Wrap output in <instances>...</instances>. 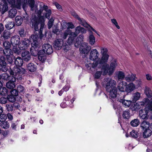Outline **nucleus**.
I'll return each mask as SVG.
<instances>
[{"label": "nucleus", "instance_id": "obj_1", "mask_svg": "<svg viewBox=\"0 0 152 152\" xmlns=\"http://www.w3.org/2000/svg\"><path fill=\"white\" fill-rule=\"evenodd\" d=\"M39 4L40 7L39 10V24H40L39 34L40 35V39H42L44 36L42 32L45 27V18L50 19L52 11L50 9H48V6L44 4L43 3L39 2Z\"/></svg>", "mask_w": 152, "mask_h": 152}, {"label": "nucleus", "instance_id": "obj_2", "mask_svg": "<svg viewBox=\"0 0 152 152\" xmlns=\"http://www.w3.org/2000/svg\"><path fill=\"white\" fill-rule=\"evenodd\" d=\"M7 1L11 7L18 10H20L22 7L25 10L29 6L31 10L35 11L37 14V5L35 4L34 0H7Z\"/></svg>", "mask_w": 152, "mask_h": 152}, {"label": "nucleus", "instance_id": "obj_3", "mask_svg": "<svg viewBox=\"0 0 152 152\" xmlns=\"http://www.w3.org/2000/svg\"><path fill=\"white\" fill-rule=\"evenodd\" d=\"M10 76H8L6 74L4 75V76H7L8 79H10V81L6 83L7 87L10 89L15 88V82L16 79L18 80H21V76L22 75L25 73L26 70L23 68L16 67L12 70L10 69L8 71Z\"/></svg>", "mask_w": 152, "mask_h": 152}, {"label": "nucleus", "instance_id": "obj_4", "mask_svg": "<svg viewBox=\"0 0 152 152\" xmlns=\"http://www.w3.org/2000/svg\"><path fill=\"white\" fill-rule=\"evenodd\" d=\"M42 50L39 51V60L42 63L45 62L46 58L45 54H51L53 52L52 46L48 43H46L42 46Z\"/></svg>", "mask_w": 152, "mask_h": 152}, {"label": "nucleus", "instance_id": "obj_5", "mask_svg": "<svg viewBox=\"0 0 152 152\" xmlns=\"http://www.w3.org/2000/svg\"><path fill=\"white\" fill-rule=\"evenodd\" d=\"M30 41L31 44V52L34 56L38 55V35L37 33L32 35L30 38Z\"/></svg>", "mask_w": 152, "mask_h": 152}, {"label": "nucleus", "instance_id": "obj_6", "mask_svg": "<svg viewBox=\"0 0 152 152\" xmlns=\"http://www.w3.org/2000/svg\"><path fill=\"white\" fill-rule=\"evenodd\" d=\"M101 65L102 66V70L104 71V73H103V75H106L108 72H109V75H110L113 72L117 64L116 61L114 60L111 62L110 67L109 65L107 63L101 64Z\"/></svg>", "mask_w": 152, "mask_h": 152}, {"label": "nucleus", "instance_id": "obj_7", "mask_svg": "<svg viewBox=\"0 0 152 152\" xmlns=\"http://www.w3.org/2000/svg\"><path fill=\"white\" fill-rule=\"evenodd\" d=\"M102 85L105 87L106 91H109L110 89L116 88V82L110 78H104L102 82Z\"/></svg>", "mask_w": 152, "mask_h": 152}, {"label": "nucleus", "instance_id": "obj_8", "mask_svg": "<svg viewBox=\"0 0 152 152\" xmlns=\"http://www.w3.org/2000/svg\"><path fill=\"white\" fill-rule=\"evenodd\" d=\"M86 31L84 28L81 27L80 26H78L75 28V32H72V35L68 39V41L69 43H71L72 41L74 40L76 36L80 32L82 34H84L86 33Z\"/></svg>", "mask_w": 152, "mask_h": 152}, {"label": "nucleus", "instance_id": "obj_9", "mask_svg": "<svg viewBox=\"0 0 152 152\" xmlns=\"http://www.w3.org/2000/svg\"><path fill=\"white\" fill-rule=\"evenodd\" d=\"M101 53L102 57L99 63V66L101 64H103L107 62L109 57V56L107 53L108 50L105 47H101L100 48Z\"/></svg>", "mask_w": 152, "mask_h": 152}, {"label": "nucleus", "instance_id": "obj_10", "mask_svg": "<svg viewBox=\"0 0 152 152\" xmlns=\"http://www.w3.org/2000/svg\"><path fill=\"white\" fill-rule=\"evenodd\" d=\"M152 98L149 100L147 98L143 99L142 101L139 102V104L141 105H145V108L144 109L146 110H152L151 106H152Z\"/></svg>", "mask_w": 152, "mask_h": 152}, {"label": "nucleus", "instance_id": "obj_11", "mask_svg": "<svg viewBox=\"0 0 152 152\" xmlns=\"http://www.w3.org/2000/svg\"><path fill=\"white\" fill-rule=\"evenodd\" d=\"M81 48H80L79 50L81 53L82 54H87L91 50V47L88 45V43L83 42L81 44Z\"/></svg>", "mask_w": 152, "mask_h": 152}, {"label": "nucleus", "instance_id": "obj_12", "mask_svg": "<svg viewBox=\"0 0 152 152\" xmlns=\"http://www.w3.org/2000/svg\"><path fill=\"white\" fill-rule=\"evenodd\" d=\"M29 42L28 39L25 38L18 44L19 48L22 50L26 49L29 45Z\"/></svg>", "mask_w": 152, "mask_h": 152}, {"label": "nucleus", "instance_id": "obj_13", "mask_svg": "<svg viewBox=\"0 0 152 152\" xmlns=\"http://www.w3.org/2000/svg\"><path fill=\"white\" fill-rule=\"evenodd\" d=\"M99 56V53L97 50L93 49L90 52L89 58L91 60L95 61L98 59Z\"/></svg>", "mask_w": 152, "mask_h": 152}, {"label": "nucleus", "instance_id": "obj_14", "mask_svg": "<svg viewBox=\"0 0 152 152\" xmlns=\"http://www.w3.org/2000/svg\"><path fill=\"white\" fill-rule=\"evenodd\" d=\"M30 24L35 31L38 30V18L35 15L32 16Z\"/></svg>", "mask_w": 152, "mask_h": 152}, {"label": "nucleus", "instance_id": "obj_15", "mask_svg": "<svg viewBox=\"0 0 152 152\" xmlns=\"http://www.w3.org/2000/svg\"><path fill=\"white\" fill-rule=\"evenodd\" d=\"M72 15L77 19L79 20V23L84 27H87L88 26V24L86 21L83 19L81 18L75 12H72Z\"/></svg>", "mask_w": 152, "mask_h": 152}, {"label": "nucleus", "instance_id": "obj_16", "mask_svg": "<svg viewBox=\"0 0 152 152\" xmlns=\"http://www.w3.org/2000/svg\"><path fill=\"white\" fill-rule=\"evenodd\" d=\"M150 111V110H146V109L140 110L139 111L140 118L142 119H148V111Z\"/></svg>", "mask_w": 152, "mask_h": 152}, {"label": "nucleus", "instance_id": "obj_17", "mask_svg": "<svg viewBox=\"0 0 152 152\" xmlns=\"http://www.w3.org/2000/svg\"><path fill=\"white\" fill-rule=\"evenodd\" d=\"M85 63L87 69L88 70H91V71H94L98 64L97 62L91 64L89 62L87 61L85 62Z\"/></svg>", "mask_w": 152, "mask_h": 152}, {"label": "nucleus", "instance_id": "obj_18", "mask_svg": "<svg viewBox=\"0 0 152 152\" xmlns=\"http://www.w3.org/2000/svg\"><path fill=\"white\" fill-rule=\"evenodd\" d=\"M69 35V37L72 35V31L69 29H67L64 31V33L61 34L59 37L61 38L60 39L63 40V39H66L67 36Z\"/></svg>", "mask_w": 152, "mask_h": 152}, {"label": "nucleus", "instance_id": "obj_19", "mask_svg": "<svg viewBox=\"0 0 152 152\" xmlns=\"http://www.w3.org/2000/svg\"><path fill=\"white\" fill-rule=\"evenodd\" d=\"M63 44V40L62 39H57L54 43V48L58 50L60 49L62 47Z\"/></svg>", "mask_w": 152, "mask_h": 152}, {"label": "nucleus", "instance_id": "obj_20", "mask_svg": "<svg viewBox=\"0 0 152 152\" xmlns=\"http://www.w3.org/2000/svg\"><path fill=\"white\" fill-rule=\"evenodd\" d=\"M135 89V86L133 83H130L126 84L125 86V91L127 93H131Z\"/></svg>", "mask_w": 152, "mask_h": 152}, {"label": "nucleus", "instance_id": "obj_21", "mask_svg": "<svg viewBox=\"0 0 152 152\" xmlns=\"http://www.w3.org/2000/svg\"><path fill=\"white\" fill-rule=\"evenodd\" d=\"M15 59V63L16 65V66H14V68H13L12 70H13V69L15 67L16 68H20V66H21L23 63V59L21 58L20 57H18L15 58V57H13Z\"/></svg>", "mask_w": 152, "mask_h": 152}, {"label": "nucleus", "instance_id": "obj_22", "mask_svg": "<svg viewBox=\"0 0 152 152\" xmlns=\"http://www.w3.org/2000/svg\"><path fill=\"white\" fill-rule=\"evenodd\" d=\"M20 38L17 35L14 36L11 38V42L12 45H18L20 42Z\"/></svg>", "mask_w": 152, "mask_h": 152}, {"label": "nucleus", "instance_id": "obj_23", "mask_svg": "<svg viewBox=\"0 0 152 152\" xmlns=\"http://www.w3.org/2000/svg\"><path fill=\"white\" fill-rule=\"evenodd\" d=\"M119 102L121 103L126 107H129L132 103V101L130 100H126L123 99H118Z\"/></svg>", "mask_w": 152, "mask_h": 152}, {"label": "nucleus", "instance_id": "obj_24", "mask_svg": "<svg viewBox=\"0 0 152 152\" xmlns=\"http://www.w3.org/2000/svg\"><path fill=\"white\" fill-rule=\"evenodd\" d=\"M109 92L110 96L113 98H115L116 96L117 90L116 88H112L109 89V91H106Z\"/></svg>", "mask_w": 152, "mask_h": 152}, {"label": "nucleus", "instance_id": "obj_25", "mask_svg": "<svg viewBox=\"0 0 152 152\" xmlns=\"http://www.w3.org/2000/svg\"><path fill=\"white\" fill-rule=\"evenodd\" d=\"M136 78V74L132 73L127 75L125 77V80L127 82H130L135 80Z\"/></svg>", "mask_w": 152, "mask_h": 152}, {"label": "nucleus", "instance_id": "obj_26", "mask_svg": "<svg viewBox=\"0 0 152 152\" xmlns=\"http://www.w3.org/2000/svg\"><path fill=\"white\" fill-rule=\"evenodd\" d=\"M22 56L23 59L25 61H28L31 58L30 53L27 51H25L22 53Z\"/></svg>", "mask_w": 152, "mask_h": 152}, {"label": "nucleus", "instance_id": "obj_27", "mask_svg": "<svg viewBox=\"0 0 152 152\" xmlns=\"http://www.w3.org/2000/svg\"><path fill=\"white\" fill-rule=\"evenodd\" d=\"M126 84L127 83L125 82L121 81L118 84L117 87V88L120 91L124 92L125 91L124 87H125Z\"/></svg>", "mask_w": 152, "mask_h": 152}, {"label": "nucleus", "instance_id": "obj_28", "mask_svg": "<svg viewBox=\"0 0 152 152\" xmlns=\"http://www.w3.org/2000/svg\"><path fill=\"white\" fill-rule=\"evenodd\" d=\"M150 123L149 122L144 121L140 124V127L142 130L149 129Z\"/></svg>", "mask_w": 152, "mask_h": 152}, {"label": "nucleus", "instance_id": "obj_29", "mask_svg": "<svg viewBox=\"0 0 152 152\" xmlns=\"http://www.w3.org/2000/svg\"><path fill=\"white\" fill-rule=\"evenodd\" d=\"M143 131V137L144 138H147L149 137L152 134V131L149 129L142 130Z\"/></svg>", "mask_w": 152, "mask_h": 152}, {"label": "nucleus", "instance_id": "obj_30", "mask_svg": "<svg viewBox=\"0 0 152 152\" xmlns=\"http://www.w3.org/2000/svg\"><path fill=\"white\" fill-rule=\"evenodd\" d=\"M8 9V4L6 3H4L3 5L0 4V11L2 12V14L7 11Z\"/></svg>", "mask_w": 152, "mask_h": 152}, {"label": "nucleus", "instance_id": "obj_31", "mask_svg": "<svg viewBox=\"0 0 152 152\" xmlns=\"http://www.w3.org/2000/svg\"><path fill=\"white\" fill-rule=\"evenodd\" d=\"M144 93L146 96L151 98L152 96V92L150 88L147 86H146L144 90Z\"/></svg>", "mask_w": 152, "mask_h": 152}, {"label": "nucleus", "instance_id": "obj_32", "mask_svg": "<svg viewBox=\"0 0 152 152\" xmlns=\"http://www.w3.org/2000/svg\"><path fill=\"white\" fill-rule=\"evenodd\" d=\"M17 13V11L15 8H13L11 9L9 11L8 16L9 17L12 18H14Z\"/></svg>", "mask_w": 152, "mask_h": 152}, {"label": "nucleus", "instance_id": "obj_33", "mask_svg": "<svg viewBox=\"0 0 152 152\" xmlns=\"http://www.w3.org/2000/svg\"><path fill=\"white\" fill-rule=\"evenodd\" d=\"M68 41V39L67 40V43L68 44H67L66 43H65L63 45V46L62 47L63 49L66 52L67 51L70 49L71 45L72 44L74 41V40L72 41L71 43H69Z\"/></svg>", "mask_w": 152, "mask_h": 152}, {"label": "nucleus", "instance_id": "obj_34", "mask_svg": "<svg viewBox=\"0 0 152 152\" xmlns=\"http://www.w3.org/2000/svg\"><path fill=\"white\" fill-rule=\"evenodd\" d=\"M92 32H90L89 36V43L91 45H93L95 43V37L92 34Z\"/></svg>", "mask_w": 152, "mask_h": 152}, {"label": "nucleus", "instance_id": "obj_35", "mask_svg": "<svg viewBox=\"0 0 152 152\" xmlns=\"http://www.w3.org/2000/svg\"><path fill=\"white\" fill-rule=\"evenodd\" d=\"M23 21V19L21 16H17L15 17V22L16 25L17 26H20L22 23Z\"/></svg>", "mask_w": 152, "mask_h": 152}, {"label": "nucleus", "instance_id": "obj_36", "mask_svg": "<svg viewBox=\"0 0 152 152\" xmlns=\"http://www.w3.org/2000/svg\"><path fill=\"white\" fill-rule=\"evenodd\" d=\"M117 78L118 80H122L124 78H125V75L124 73L121 71L118 72L117 74Z\"/></svg>", "mask_w": 152, "mask_h": 152}, {"label": "nucleus", "instance_id": "obj_37", "mask_svg": "<svg viewBox=\"0 0 152 152\" xmlns=\"http://www.w3.org/2000/svg\"><path fill=\"white\" fill-rule=\"evenodd\" d=\"M140 120L137 118L135 119L132 120L130 124L133 127H135L137 126L140 124Z\"/></svg>", "mask_w": 152, "mask_h": 152}, {"label": "nucleus", "instance_id": "obj_38", "mask_svg": "<svg viewBox=\"0 0 152 152\" xmlns=\"http://www.w3.org/2000/svg\"><path fill=\"white\" fill-rule=\"evenodd\" d=\"M133 102H136L139 99L140 97V94L139 92H137L133 94Z\"/></svg>", "mask_w": 152, "mask_h": 152}, {"label": "nucleus", "instance_id": "obj_39", "mask_svg": "<svg viewBox=\"0 0 152 152\" xmlns=\"http://www.w3.org/2000/svg\"><path fill=\"white\" fill-rule=\"evenodd\" d=\"M3 53L6 56H9L12 54V52L11 49L10 48H5L3 50Z\"/></svg>", "mask_w": 152, "mask_h": 152}, {"label": "nucleus", "instance_id": "obj_40", "mask_svg": "<svg viewBox=\"0 0 152 152\" xmlns=\"http://www.w3.org/2000/svg\"><path fill=\"white\" fill-rule=\"evenodd\" d=\"M28 70L31 72H34L36 70V68L34 65L32 63H29L27 66Z\"/></svg>", "mask_w": 152, "mask_h": 152}, {"label": "nucleus", "instance_id": "obj_41", "mask_svg": "<svg viewBox=\"0 0 152 152\" xmlns=\"http://www.w3.org/2000/svg\"><path fill=\"white\" fill-rule=\"evenodd\" d=\"M123 117L125 119H128L130 117L129 111V110L124 111L123 113Z\"/></svg>", "mask_w": 152, "mask_h": 152}, {"label": "nucleus", "instance_id": "obj_42", "mask_svg": "<svg viewBox=\"0 0 152 152\" xmlns=\"http://www.w3.org/2000/svg\"><path fill=\"white\" fill-rule=\"evenodd\" d=\"M54 19L53 18L51 17L48 22V29H50L53 25Z\"/></svg>", "mask_w": 152, "mask_h": 152}, {"label": "nucleus", "instance_id": "obj_43", "mask_svg": "<svg viewBox=\"0 0 152 152\" xmlns=\"http://www.w3.org/2000/svg\"><path fill=\"white\" fill-rule=\"evenodd\" d=\"M8 91L6 88L2 87L0 88V95H5L7 94Z\"/></svg>", "mask_w": 152, "mask_h": 152}, {"label": "nucleus", "instance_id": "obj_44", "mask_svg": "<svg viewBox=\"0 0 152 152\" xmlns=\"http://www.w3.org/2000/svg\"><path fill=\"white\" fill-rule=\"evenodd\" d=\"M15 26L14 22H9L8 23L5 25L6 27L8 29L12 28Z\"/></svg>", "mask_w": 152, "mask_h": 152}, {"label": "nucleus", "instance_id": "obj_45", "mask_svg": "<svg viewBox=\"0 0 152 152\" xmlns=\"http://www.w3.org/2000/svg\"><path fill=\"white\" fill-rule=\"evenodd\" d=\"M10 36V32L8 31L5 30L3 34L2 37L5 39H8Z\"/></svg>", "mask_w": 152, "mask_h": 152}, {"label": "nucleus", "instance_id": "obj_46", "mask_svg": "<svg viewBox=\"0 0 152 152\" xmlns=\"http://www.w3.org/2000/svg\"><path fill=\"white\" fill-rule=\"evenodd\" d=\"M101 70V71H97L95 73L94 75V78H95L97 79H99L102 73V72H103V73H104V71H102V69Z\"/></svg>", "mask_w": 152, "mask_h": 152}, {"label": "nucleus", "instance_id": "obj_47", "mask_svg": "<svg viewBox=\"0 0 152 152\" xmlns=\"http://www.w3.org/2000/svg\"><path fill=\"white\" fill-rule=\"evenodd\" d=\"M6 65V63L5 61V58L3 56L0 57V65L1 67L4 66Z\"/></svg>", "mask_w": 152, "mask_h": 152}, {"label": "nucleus", "instance_id": "obj_48", "mask_svg": "<svg viewBox=\"0 0 152 152\" xmlns=\"http://www.w3.org/2000/svg\"><path fill=\"white\" fill-rule=\"evenodd\" d=\"M13 48L12 49L13 51V52L15 53H16L18 54H19L20 53V49L19 48H18L16 46H15V45H13Z\"/></svg>", "mask_w": 152, "mask_h": 152}, {"label": "nucleus", "instance_id": "obj_49", "mask_svg": "<svg viewBox=\"0 0 152 152\" xmlns=\"http://www.w3.org/2000/svg\"><path fill=\"white\" fill-rule=\"evenodd\" d=\"M130 135L132 137L137 138L138 137V133L135 130H133L130 132Z\"/></svg>", "mask_w": 152, "mask_h": 152}, {"label": "nucleus", "instance_id": "obj_50", "mask_svg": "<svg viewBox=\"0 0 152 152\" xmlns=\"http://www.w3.org/2000/svg\"><path fill=\"white\" fill-rule=\"evenodd\" d=\"M1 125L2 128L5 129H7L9 127V124L7 121H4L2 122Z\"/></svg>", "mask_w": 152, "mask_h": 152}, {"label": "nucleus", "instance_id": "obj_51", "mask_svg": "<svg viewBox=\"0 0 152 152\" xmlns=\"http://www.w3.org/2000/svg\"><path fill=\"white\" fill-rule=\"evenodd\" d=\"M7 98L8 100L10 102H14L15 100V96L12 95H8Z\"/></svg>", "mask_w": 152, "mask_h": 152}, {"label": "nucleus", "instance_id": "obj_52", "mask_svg": "<svg viewBox=\"0 0 152 152\" xmlns=\"http://www.w3.org/2000/svg\"><path fill=\"white\" fill-rule=\"evenodd\" d=\"M3 45L5 48H10L11 46V44L9 42L6 41L3 42Z\"/></svg>", "mask_w": 152, "mask_h": 152}, {"label": "nucleus", "instance_id": "obj_53", "mask_svg": "<svg viewBox=\"0 0 152 152\" xmlns=\"http://www.w3.org/2000/svg\"><path fill=\"white\" fill-rule=\"evenodd\" d=\"M7 118V116L5 114H1L0 115V121L2 122L5 121Z\"/></svg>", "mask_w": 152, "mask_h": 152}, {"label": "nucleus", "instance_id": "obj_54", "mask_svg": "<svg viewBox=\"0 0 152 152\" xmlns=\"http://www.w3.org/2000/svg\"><path fill=\"white\" fill-rule=\"evenodd\" d=\"M111 21L112 23L115 26L117 29H120V27L118 25V23L116 19L114 18L112 19L111 20Z\"/></svg>", "mask_w": 152, "mask_h": 152}, {"label": "nucleus", "instance_id": "obj_55", "mask_svg": "<svg viewBox=\"0 0 152 152\" xmlns=\"http://www.w3.org/2000/svg\"><path fill=\"white\" fill-rule=\"evenodd\" d=\"M53 4L55 5L56 8L60 11H61L63 10L62 7L59 4L56 2H54L53 3Z\"/></svg>", "mask_w": 152, "mask_h": 152}, {"label": "nucleus", "instance_id": "obj_56", "mask_svg": "<svg viewBox=\"0 0 152 152\" xmlns=\"http://www.w3.org/2000/svg\"><path fill=\"white\" fill-rule=\"evenodd\" d=\"M19 33L21 37H24L26 35V33L24 31V30L23 28H21L19 30Z\"/></svg>", "mask_w": 152, "mask_h": 152}, {"label": "nucleus", "instance_id": "obj_57", "mask_svg": "<svg viewBox=\"0 0 152 152\" xmlns=\"http://www.w3.org/2000/svg\"><path fill=\"white\" fill-rule=\"evenodd\" d=\"M6 58L7 59V61L9 62L10 63H11L13 61V56L12 55H11L10 56H6Z\"/></svg>", "mask_w": 152, "mask_h": 152}, {"label": "nucleus", "instance_id": "obj_58", "mask_svg": "<svg viewBox=\"0 0 152 152\" xmlns=\"http://www.w3.org/2000/svg\"><path fill=\"white\" fill-rule=\"evenodd\" d=\"M7 99L5 98L2 97L0 98V103L4 104L7 103Z\"/></svg>", "mask_w": 152, "mask_h": 152}, {"label": "nucleus", "instance_id": "obj_59", "mask_svg": "<svg viewBox=\"0 0 152 152\" xmlns=\"http://www.w3.org/2000/svg\"><path fill=\"white\" fill-rule=\"evenodd\" d=\"M18 91L15 89H13L11 91V93L12 95L15 96L18 95Z\"/></svg>", "mask_w": 152, "mask_h": 152}, {"label": "nucleus", "instance_id": "obj_60", "mask_svg": "<svg viewBox=\"0 0 152 152\" xmlns=\"http://www.w3.org/2000/svg\"><path fill=\"white\" fill-rule=\"evenodd\" d=\"M84 39V36L82 34L80 35L79 36L77 39V40L81 43V42L83 41Z\"/></svg>", "mask_w": 152, "mask_h": 152}, {"label": "nucleus", "instance_id": "obj_61", "mask_svg": "<svg viewBox=\"0 0 152 152\" xmlns=\"http://www.w3.org/2000/svg\"><path fill=\"white\" fill-rule=\"evenodd\" d=\"M17 90L19 92H23L24 90V88L22 86L19 85L18 87Z\"/></svg>", "mask_w": 152, "mask_h": 152}, {"label": "nucleus", "instance_id": "obj_62", "mask_svg": "<svg viewBox=\"0 0 152 152\" xmlns=\"http://www.w3.org/2000/svg\"><path fill=\"white\" fill-rule=\"evenodd\" d=\"M86 28H89V31L90 32L91 31H90L91 29L92 30V31H93L94 32H95L96 34H97V35L99 36H100V35L99 34H98L97 33V31L95 30L92 27L89 26L88 24V26L87 27H86Z\"/></svg>", "mask_w": 152, "mask_h": 152}, {"label": "nucleus", "instance_id": "obj_63", "mask_svg": "<svg viewBox=\"0 0 152 152\" xmlns=\"http://www.w3.org/2000/svg\"><path fill=\"white\" fill-rule=\"evenodd\" d=\"M59 29L56 26H54L53 28V32L56 34H57V33L58 32Z\"/></svg>", "mask_w": 152, "mask_h": 152}, {"label": "nucleus", "instance_id": "obj_64", "mask_svg": "<svg viewBox=\"0 0 152 152\" xmlns=\"http://www.w3.org/2000/svg\"><path fill=\"white\" fill-rule=\"evenodd\" d=\"M68 27L67 29H69L70 28L71 29L73 28H75V26L74 25L71 23H67Z\"/></svg>", "mask_w": 152, "mask_h": 152}]
</instances>
